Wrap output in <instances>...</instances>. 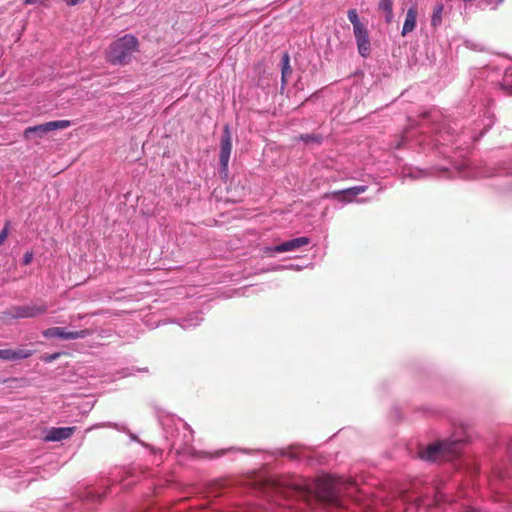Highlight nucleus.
Returning <instances> with one entry per match:
<instances>
[{"label": "nucleus", "mask_w": 512, "mask_h": 512, "mask_svg": "<svg viewBox=\"0 0 512 512\" xmlns=\"http://www.w3.org/2000/svg\"><path fill=\"white\" fill-rule=\"evenodd\" d=\"M295 490L306 497L337 504L341 494H350L356 490L357 483L351 478L326 476L318 479H302L294 484Z\"/></svg>", "instance_id": "f257e3e1"}, {"label": "nucleus", "mask_w": 512, "mask_h": 512, "mask_svg": "<svg viewBox=\"0 0 512 512\" xmlns=\"http://www.w3.org/2000/svg\"><path fill=\"white\" fill-rule=\"evenodd\" d=\"M464 445L463 439L447 438L420 450L419 456L428 462L451 460L461 453Z\"/></svg>", "instance_id": "f03ea898"}, {"label": "nucleus", "mask_w": 512, "mask_h": 512, "mask_svg": "<svg viewBox=\"0 0 512 512\" xmlns=\"http://www.w3.org/2000/svg\"><path fill=\"white\" fill-rule=\"evenodd\" d=\"M175 430L169 431L166 430L167 438H171V446L176 450L177 453L188 454L193 457H211V455L207 452H198L192 447V442L194 440L193 430L190 426L183 422L182 420H178L175 423Z\"/></svg>", "instance_id": "7ed1b4c3"}, {"label": "nucleus", "mask_w": 512, "mask_h": 512, "mask_svg": "<svg viewBox=\"0 0 512 512\" xmlns=\"http://www.w3.org/2000/svg\"><path fill=\"white\" fill-rule=\"evenodd\" d=\"M138 50V39L126 34L114 41L107 52V61L113 65H125L130 62L133 53Z\"/></svg>", "instance_id": "20e7f679"}, {"label": "nucleus", "mask_w": 512, "mask_h": 512, "mask_svg": "<svg viewBox=\"0 0 512 512\" xmlns=\"http://www.w3.org/2000/svg\"><path fill=\"white\" fill-rule=\"evenodd\" d=\"M347 17L353 26V35L357 44L358 53L363 58L369 57L371 53V43L367 27L360 21L356 9H349Z\"/></svg>", "instance_id": "39448f33"}, {"label": "nucleus", "mask_w": 512, "mask_h": 512, "mask_svg": "<svg viewBox=\"0 0 512 512\" xmlns=\"http://www.w3.org/2000/svg\"><path fill=\"white\" fill-rule=\"evenodd\" d=\"M477 139V136H467L464 132H461V134H455V131L452 128L443 126L437 133L435 144L436 146H448L451 144L452 146L455 145L456 149H460L462 145L469 146L470 143Z\"/></svg>", "instance_id": "423d86ee"}, {"label": "nucleus", "mask_w": 512, "mask_h": 512, "mask_svg": "<svg viewBox=\"0 0 512 512\" xmlns=\"http://www.w3.org/2000/svg\"><path fill=\"white\" fill-rule=\"evenodd\" d=\"M47 309V305L43 302H32L26 305L14 306L5 314L13 319L34 318L46 313Z\"/></svg>", "instance_id": "0eeeda50"}, {"label": "nucleus", "mask_w": 512, "mask_h": 512, "mask_svg": "<svg viewBox=\"0 0 512 512\" xmlns=\"http://www.w3.org/2000/svg\"><path fill=\"white\" fill-rule=\"evenodd\" d=\"M444 177L452 178V177H462L465 179H473L478 177H487L489 174L483 172L482 170L472 167L470 163L464 161L458 165H454L451 169L443 168L440 170Z\"/></svg>", "instance_id": "6e6552de"}, {"label": "nucleus", "mask_w": 512, "mask_h": 512, "mask_svg": "<svg viewBox=\"0 0 512 512\" xmlns=\"http://www.w3.org/2000/svg\"><path fill=\"white\" fill-rule=\"evenodd\" d=\"M71 125L70 121L68 120H56V121H50L46 122L40 125L36 126H30L24 130V137L26 139H32L34 137H43L45 134H47L50 131L58 130V129H65Z\"/></svg>", "instance_id": "1a4fd4ad"}, {"label": "nucleus", "mask_w": 512, "mask_h": 512, "mask_svg": "<svg viewBox=\"0 0 512 512\" xmlns=\"http://www.w3.org/2000/svg\"><path fill=\"white\" fill-rule=\"evenodd\" d=\"M310 243V239L305 236L287 240L276 246H267L263 248V253L269 257H273L276 253H284L295 251Z\"/></svg>", "instance_id": "9d476101"}, {"label": "nucleus", "mask_w": 512, "mask_h": 512, "mask_svg": "<svg viewBox=\"0 0 512 512\" xmlns=\"http://www.w3.org/2000/svg\"><path fill=\"white\" fill-rule=\"evenodd\" d=\"M76 430V427H52L50 428L46 435V441H61L70 438Z\"/></svg>", "instance_id": "9b49d317"}, {"label": "nucleus", "mask_w": 512, "mask_h": 512, "mask_svg": "<svg viewBox=\"0 0 512 512\" xmlns=\"http://www.w3.org/2000/svg\"><path fill=\"white\" fill-rule=\"evenodd\" d=\"M34 354L31 349H0V359L5 361H18L29 358Z\"/></svg>", "instance_id": "f8f14e48"}, {"label": "nucleus", "mask_w": 512, "mask_h": 512, "mask_svg": "<svg viewBox=\"0 0 512 512\" xmlns=\"http://www.w3.org/2000/svg\"><path fill=\"white\" fill-rule=\"evenodd\" d=\"M417 9L415 6H411L407 12L405 21L402 27V36H405L412 32L416 27Z\"/></svg>", "instance_id": "ddd939ff"}, {"label": "nucleus", "mask_w": 512, "mask_h": 512, "mask_svg": "<svg viewBox=\"0 0 512 512\" xmlns=\"http://www.w3.org/2000/svg\"><path fill=\"white\" fill-rule=\"evenodd\" d=\"M45 338H60L63 340H71L70 331H66L62 327H51L42 332Z\"/></svg>", "instance_id": "4468645a"}, {"label": "nucleus", "mask_w": 512, "mask_h": 512, "mask_svg": "<svg viewBox=\"0 0 512 512\" xmlns=\"http://www.w3.org/2000/svg\"><path fill=\"white\" fill-rule=\"evenodd\" d=\"M367 190L366 185H358L351 188H347L343 191H340L339 193L343 194V197L346 201L350 202L352 201L353 197L365 192Z\"/></svg>", "instance_id": "2eb2a0df"}, {"label": "nucleus", "mask_w": 512, "mask_h": 512, "mask_svg": "<svg viewBox=\"0 0 512 512\" xmlns=\"http://www.w3.org/2000/svg\"><path fill=\"white\" fill-rule=\"evenodd\" d=\"M202 321V317L199 313H193L186 318H183L180 322V326L184 329L198 326Z\"/></svg>", "instance_id": "dca6fc26"}, {"label": "nucleus", "mask_w": 512, "mask_h": 512, "mask_svg": "<svg viewBox=\"0 0 512 512\" xmlns=\"http://www.w3.org/2000/svg\"><path fill=\"white\" fill-rule=\"evenodd\" d=\"M282 64V85L284 86L287 82V77L291 75L292 69L290 67V57L287 52H285L281 59Z\"/></svg>", "instance_id": "f3484780"}, {"label": "nucleus", "mask_w": 512, "mask_h": 512, "mask_svg": "<svg viewBox=\"0 0 512 512\" xmlns=\"http://www.w3.org/2000/svg\"><path fill=\"white\" fill-rule=\"evenodd\" d=\"M443 11H444V5L442 3H438L434 9H433V13H432V17H431V25L436 28L438 26L441 25L442 23V15H443Z\"/></svg>", "instance_id": "a211bd4d"}, {"label": "nucleus", "mask_w": 512, "mask_h": 512, "mask_svg": "<svg viewBox=\"0 0 512 512\" xmlns=\"http://www.w3.org/2000/svg\"><path fill=\"white\" fill-rule=\"evenodd\" d=\"M93 334V330L92 329H82V330H79V331H70V338L71 340H74V339H83V338H86V337H89Z\"/></svg>", "instance_id": "6ab92c4d"}, {"label": "nucleus", "mask_w": 512, "mask_h": 512, "mask_svg": "<svg viewBox=\"0 0 512 512\" xmlns=\"http://www.w3.org/2000/svg\"><path fill=\"white\" fill-rule=\"evenodd\" d=\"M219 174L221 175L224 172V136L220 138L219 142Z\"/></svg>", "instance_id": "aec40b11"}, {"label": "nucleus", "mask_w": 512, "mask_h": 512, "mask_svg": "<svg viewBox=\"0 0 512 512\" xmlns=\"http://www.w3.org/2000/svg\"><path fill=\"white\" fill-rule=\"evenodd\" d=\"M379 9L382 11L393 9V1L392 0H380Z\"/></svg>", "instance_id": "412c9836"}, {"label": "nucleus", "mask_w": 512, "mask_h": 512, "mask_svg": "<svg viewBox=\"0 0 512 512\" xmlns=\"http://www.w3.org/2000/svg\"><path fill=\"white\" fill-rule=\"evenodd\" d=\"M9 233V223H7L4 228L0 231V245H2L6 238L8 237Z\"/></svg>", "instance_id": "4be33fe9"}, {"label": "nucleus", "mask_w": 512, "mask_h": 512, "mask_svg": "<svg viewBox=\"0 0 512 512\" xmlns=\"http://www.w3.org/2000/svg\"><path fill=\"white\" fill-rule=\"evenodd\" d=\"M300 139L306 143L308 142H312V141H315V142H319V139L317 136H314V135H310V134H306V135H301L300 136Z\"/></svg>", "instance_id": "5701e85b"}, {"label": "nucleus", "mask_w": 512, "mask_h": 512, "mask_svg": "<svg viewBox=\"0 0 512 512\" xmlns=\"http://www.w3.org/2000/svg\"><path fill=\"white\" fill-rule=\"evenodd\" d=\"M503 81H504L505 85L512 83V69L511 68L507 69L505 71Z\"/></svg>", "instance_id": "b1692460"}, {"label": "nucleus", "mask_w": 512, "mask_h": 512, "mask_svg": "<svg viewBox=\"0 0 512 512\" xmlns=\"http://www.w3.org/2000/svg\"><path fill=\"white\" fill-rule=\"evenodd\" d=\"M32 260H33V253L31 251H28L24 254L22 262L24 265H28L32 262Z\"/></svg>", "instance_id": "393cba45"}, {"label": "nucleus", "mask_w": 512, "mask_h": 512, "mask_svg": "<svg viewBox=\"0 0 512 512\" xmlns=\"http://www.w3.org/2000/svg\"><path fill=\"white\" fill-rule=\"evenodd\" d=\"M384 12H385V21L387 23H391L394 18L393 9L385 10Z\"/></svg>", "instance_id": "a878e982"}, {"label": "nucleus", "mask_w": 512, "mask_h": 512, "mask_svg": "<svg viewBox=\"0 0 512 512\" xmlns=\"http://www.w3.org/2000/svg\"><path fill=\"white\" fill-rule=\"evenodd\" d=\"M228 134V129L226 128V135ZM225 147H226V163L228 162V157H229V154H230V150H231V143H230V140L226 137V144H225Z\"/></svg>", "instance_id": "bb28decb"}, {"label": "nucleus", "mask_w": 512, "mask_h": 512, "mask_svg": "<svg viewBox=\"0 0 512 512\" xmlns=\"http://www.w3.org/2000/svg\"><path fill=\"white\" fill-rule=\"evenodd\" d=\"M293 269V268H296V269H299V267L297 266H294V265H288V266H284V265H278L275 270H282V269Z\"/></svg>", "instance_id": "cd10ccee"}, {"label": "nucleus", "mask_w": 512, "mask_h": 512, "mask_svg": "<svg viewBox=\"0 0 512 512\" xmlns=\"http://www.w3.org/2000/svg\"><path fill=\"white\" fill-rule=\"evenodd\" d=\"M83 0H66L67 4L69 6H75L77 4H79L80 2H82Z\"/></svg>", "instance_id": "c85d7f7f"}, {"label": "nucleus", "mask_w": 512, "mask_h": 512, "mask_svg": "<svg viewBox=\"0 0 512 512\" xmlns=\"http://www.w3.org/2000/svg\"><path fill=\"white\" fill-rule=\"evenodd\" d=\"M58 356H59V354H58V353H55V354L50 355V356H48L47 358H45V361H47V362H51V361L55 360Z\"/></svg>", "instance_id": "c756f323"}, {"label": "nucleus", "mask_w": 512, "mask_h": 512, "mask_svg": "<svg viewBox=\"0 0 512 512\" xmlns=\"http://www.w3.org/2000/svg\"><path fill=\"white\" fill-rule=\"evenodd\" d=\"M38 0H24V5H33L37 2Z\"/></svg>", "instance_id": "7c9ffc66"}, {"label": "nucleus", "mask_w": 512, "mask_h": 512, "mask_svg": "<svg viewBox=\"0 0 512 512\" xmlns=\"http://www.w3.org/2000/svg\"><path fill=\"white\" fill-rule=\"evenodd\" d=\"M464 512H480V511L475 508H467Z\"/></svg>", "instance_id": "2f4dec72"}, {"label": "nucleus", "mask_w": 512, "mask_h": 512, "mask_svg": "<svg viewBox=\"0 0 512 512\" xmlns=\"http://www.w3.org/2000/svg\"><path fill=\"white\" fill-rule=\"evenodd\" d=\"M502 2H503V0H497L495 7H496L498 4L502 3Z\"/></svg>", "instance_id": "473e14b6"}, {"label": "nucleus", "mask_w": 512, "mask_h": 512, "mask_svg": "<svg viewBox=\"0 0 512 512\" xmlns=\"http://www.w3.org/2000/svg\"><path fill=\"white\" fill-rule=\"evenodd\" d=\"M110 426H112V427H114V428L119 429L117 424H113V425H112V424H110Z\"/></svg>", "instance_id": "72a5a7b5"}]
</instances>
